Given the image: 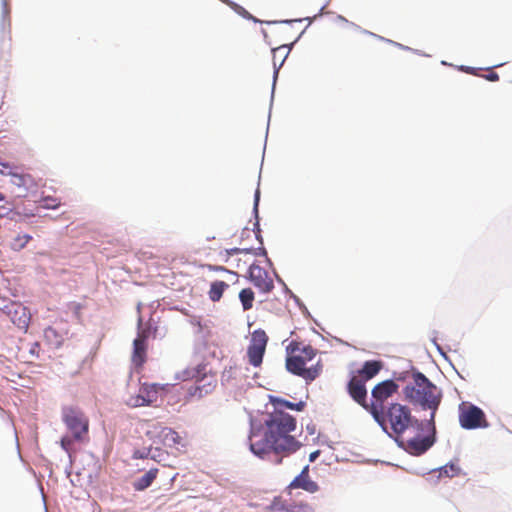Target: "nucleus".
Segmentation results:
<instances>
[{
	"label": "nucleus",
	"mask_w": 512,
	"mask_h": 512,
	"mask_svg": "<svg viewBox=\"0 0 512 512\" xmlns=\"http://www.w3.org/2000/svg\"><path fill=\"white\" fill-rule=\"evenodd\" d=\"M266 425L267 431H254L250 435V449L255 455L264 457L270 453L290 454L299 448L300 443L290 435L296 428L293 416L277 410L270 413Z\"/></svg>",
	"instance_id": "f257e3e1"
},
{
	"label": "nucleus",
	"mask_w": 512,
	"mask_h": 512,
	"mask_svg": "<svg viewBox=\"0 0 512 512\" xmlns=\"http://www.w3.org/2000/svg\"><path fill=\"white\" fill-rule=\"evenodd\" d=\"M405 399L423 410H430L429 426L435 432V414L442 400V393L423 373L414 372L412 381L403 388Z\"/></svg>",
	"instance_id": "f03ea898"
},
{
	"label": "nucleus",
	"mask_w": 512,
	"mask_h": 512,
	"mask_svg": "<svg viewBox=\"0 0 512 512\" xmlns=\"http://www.w3.org/2000/svg\"><path fill=\"white\" fill-rule=\"evenodd\" d=\"M373 418L384 431L388 432L390 429L397 438L409 429L420 430L422 426V423L412 415L411 409L400 403H391L379 412L374 408Z\"/></svg>",
	"instance_id": "7ed1b4c3"
},
{
	"label": "nucleus",
	"mask_w": 512,
	"mask_h": 512,
	"mask_svg": "<svg viewBox=\"0 0 512 512\" xmlns=\"http://www.w3.org/2000/svg\"><path fill=\"white\" fill-rule=\"evenodd\" d=\"M286 350L288 353L286 368L290 373L302 377L307 382L315 380L320 375L322 365L319 362L309 368L306 367L307 362L317 354V350L311 345L291 341Z\"/></svg>",
	"instance_id": "20e7f679"
},
{
	"label": "nucleus",
	"mask_w": 512,
	"mask_h": 512,
	"mask_svg": "<svg viewBox=\"0 0 512 512\" xmlns=\"http://www.w3.org/2000/svg\"><path fill=\"white\" fill-rule=\"evenodd\" d=\"M384 367L380 360H369L363 366L353 371L347 383L349 396L366 411L368 408L366 382L373 379Z\"/></svg>",
	"instance_id": "39448f33"
},
{
	"label": "nucleus",
	"mask_w": 512,
	"mask_h": 512,
	"mask_svg": "<svg viewBox=\"0 0 512 512\" xmlns=\"http://www.w3.org/2000/svg\"><path fill=\"white\" fill-rule=\"evenodd\" d=\"M62 419L75 441L84 442L88 439L89 419L82 411L72 407L65 408Z\"/></svg>",
	"instance_id": "423d86ee"
},
{
	"label": "nucleus",
	"mask_w": 512,
	"mask_h": 512,
	"mask_svg": "<svg viewBox=\"0 0 512 512\" xmlns=\"http://www.w3.org/2000/svg\"><path fill=\"white\" fill-rule=\"evenodd\" d=\"M204 369H205V366L198 365L197 367H194V368H187V369L179 372L177 375V378L182 381H187V380H192V379L196 380L195 385L192 386L189 390L190 395H192V396L197 395L198 397H202L203 395L211 392L213 390V388L215 387V384L211 381L201 384L207 378L205 373H203Z\"/></svg>",
	"instance_id": "0eeeda50"
},
{
	"label": "nucleus",
	"mask_w": 512,
	"mask_h": 512,
	"mask_svg": "<svg viewBox=\"0 0 512 512\" xmlns=\"http://www.w3.org/2000/svg\"><path fill=\"white\" fill-rule=\"evenodd\" d=\"M398 389L399 385L390 379L376 384L371 391L372 401L368 402L367 411L373 416L374 408L378 411L386 409L384 403L397 393Z\"/></svg>",
	"instance_id": "6e6552de"
},
{
	"label": "nucleus",
	"mask_w": 512,
	"mask_h": 512,
	"mask_svg": "<svg viewBox=\"0 0 512 512\" xmlns=\"http://www.w3.org/2000/svg\"><path fill=\"white\" fill-rule=\"evenodd\" d=\"M459 422L464 429L487 428L489 426L484 412L473 404H461Z\"/></svg>",
	"instance_id": "1a4fd4ad"
},
{
	"label": "nucleus",
	"mask_w": 512,
	"mask_h": 512,
	"mask_svg": "<svg viewBox=\"0 0 512 512\" xmlns=\"http://www.w3.org/2000/svg\"><path fill=\"white\" fill-rule=\"evenodd\" d=\"M268 336L263 330H255L252 333L251 342L247 349L249 363L254 367H259L262 363L266 350Z\"/></svg>",
	"instance_id": "9d476101"
},
{
	"label": "nucleus",
	"mask_w": 512,
	"mask_h": 512,
	"mask_svg": "<svg viewBox=\"0 0 512 512\" xmlns=\"http://www.w3.org/2000/svg\"><path fill=\"white\" fill-rule=\"evenodd\" d=\"M149 330L143 329L138 332L137 337L133 341V352L131 356L132 363L136 367H142L147 358V339Z\"/></svg>",
	"instance_id": "9b49d317"
},
{
	"label": "nucleus",
	"mask_w": 512,
	"mask_h": 512,
	"mask_svg": "<svg viewBox=\"0 0 512 512\" xmlns=\"http://www.w3.org/2000/svg\"><path fill=\"white\" fill-rule=\"evenodd\" d=\"M249 278L260 291L269 293L274 288L272 278L268 272L259 265L252 264L249 268Z\"/></svg>",
	"instance_id": "f8f14e48"
},
{
	"label": "nucleus",
	"mask_w": 512,
	"mask_h": 512,
	"mask_svg": "<svg viewBox=\"0 0 512 512\" xmlns=\"http://www.w3.org/2000/svg\"><path fill=\"white\" fill-rule=\"evenodd\" d=\"M287 489H302L308 493H316L319 491V485L313 481L309 475V465H306L299 475H297L287 486Z\"/></svg>",
	"instance_id": "ddd939ff"
},
{
	"label": "nucleus",
	"mask_w": 512,
	"mask_h": 512,
	"mask_svg": "<svg viewBox=\"0 0 512 512\" xmlns=\"http://www.w3.org/2000/svg\"><path fill=\"white\" fill-rule=\"evenodd\" d=\"M12 322L20 329H27L30 322V313L23 305H14L9 311Z\"/></svg>",
	"instance_id": "4468645a"
},
{
	"label": "nucleus",
	"mask_w": 512,
	"mask_h": 512,
	"mask_svg": "<svg viewBox=\"0 0 512 512\" xmlns=\"http://www.w3.org/2000/svg\"><path fill=\"white\" fill-rule=\"evenodd\" d=\"M269 402L274 406L273 412H276L277 410H281L282 412H284L282 408L303 411L306 406V403L304 401L293 403L277 396H269Z\"/></svg>",
	"instance_id": "2eb2a0df"
},
{
	"label": "nucleus",
	"mask_w": 512,
	"mask_h": 512,
	"mask_svg": "<svg viewBox=\"0 0 512 512\" xmlns=\"http://www.w3.org/2000/svg\"><path fill=\"white\" fill-rule=\"evenodd\" d=\"M67 333V331H58L55 327L49 326L44 330V338L49 345L59 348L62 346Z\"/></svg>",
	"instance_id": "dca6fc26"
},
{
	"label": "nucleus",
	"mask_w": 512,
	"mask_h": 512,
	"mask_svg": "<svg viewBox=\"0 0 512 512\" xmlns=\"http://www.w3.org/2000/svg\"><path fill=\"white\" fill-rule=\"evenodd\" d=\"M407 445L414 454H422L426 452L432 445L433 439L430 437H413L407 439Z\"/></svg>",
	"instance_id": "f3484780"
},
{
	"label": "nucleus",
	"mask_w": 512,
	"mask_h": 512,
	"mask_svg": "<svg viewBox=\"0 0 512 512\" xmlns=\"http://www.w3.org/2000/svg\"><path fill=\"white\" fill-rule=\"evenodd\" d=\"M8 176L11 177V183L17 187H27L33 183V177L30 174L19 172L18 168L13 172L8 171Z\"/></svg>",
	"instance_id": "a211bd4d"
},
{
	"label": "nucleus",
	"mask_w": 512,
	"mask_h": 512,
	"mask_svg": "<svg viewBox=\"0 0 512 512\" xmlns=\"http://www.w3.org/2000/svg\"><path fill=\"white\" fill-rule=\"evenodd\" d=\"M229 287V284L224 281H214L210 285V289L208 291V295L211 301L218 302L222 296L224 291Z\"/></svg>",
	"instance_id": "6ab92c4d"
},
{
	"label": "nucleus",
	"mask_w": 512,
	"mask_h": 512,
	"mask_svg": "<svg viewBox=\"0 0 512 512\" xmlns=\"http://www.w3.org/2000/svg\"><path fill=\"white\" fill-rule=\"evenodd\" d=\"M158 473V469H150L147 471L141 478H139L135 484L134 488L138 491H142L148 488L152 482L155 480Z\"/></svg>",
	"instance_id": "aec40b11"
},
{
	"label": "nucleus",
	"mask_w": 512,
	"mask_h": 512,
	"mask_svg": "<svg viewBox=\"0 0 512 512\" xmlns=\"http://www.w3.org/2000/svg\"><path fill=\"white\" fill-rule=\"evenodd\" d=\"M239 299L241 301L243 310H250L253 306L254 292L251 288L242 289L239 293Z\"/></svg>",
	"instance_id": "412c9836"
},
{
	"label": "nucleus",
	"mask_w": 512,
	"mask_h": 512,
	"mask_svg": "<svg viewBox=\"0 0 512 512\" xmlns=\"http://www.w3.org/2000/svg\"><path fill=\"white\" fill-rule=\"evenodd\" d=\"M31 239L32 237L29 234H19L13 238L10 243V247L14 251H20L28 244Z\"/></svg>",
	"instance_id": "4be33fe9"
},
{
	"label": "nucleus",
	"mask_w": 512,
	"mask_h": 512,
	"mask_svg": "<svg viewBox=\"0 0 512 512\" xmlns=\"http://www.w3.org/2000/svg\"><path fill=\"white\" fill-rule=\"evenodd\" d=\"M153 402V399H148L144 396L140 391L137 395L131 396L128 400V404L132 407H140L150 405Z\"/></svg>",
	"instance_id": "5701e85b"
},
{
	"label": "nucleus",
	"mask_w": 512,
	"mask_h": 512,
	"mask_svg": "<svg viewBox=\"0 0 512 512\" xmlns=\"http://www.w3.org/2000/svg\"><path fill=\"white\" fill-rule=\"evenodd\" d=\"M206 267L208 268V270L210 271H214V272H226L228 274H230L233 278H234V281L232 282L233 284L237 283L238 282V274L233 272V271H230L228 270L227 268H225L224 266H219V265H211V264H207Z\"/></svg>",
	"instance_id": "b1692460"
},
{
	"label": "nucleus",
	"mask_w": 512,
	"mask_h": 512,
	"mask_svg": "<svg viewBox=\"0 0 512 512\" xmlns=\"http://www.w3.org/2000/svg\"><path fill=\"white\" fill-rule=\"evenodd\" d=\"M139 390L144 396H146V398L153 399V402L155 401L156 390L154 389V386L144 384Z\"/></svg>",
	"instance_id": "393cba45"
},
{
	"label": "nucleus",
	"mask_w": 512,
	"mask_h": 512,
	"mask_svg": "<svg viewBox=\"0 0 512 512\" xmlns=\"http://www.w3.org/2000/svg\"><path fill=\"white\" fill-rule=\"evenodd\" d=\"M43 207L48 209H56L60 206V201L57 198L54 197H44L43 200Z\"/></svg>",
	"instance_id": "a878e982"
},
{
	"label": "nucleus",
	"mask_w": 512,
	"mask_h": 512,
	"mask_svg": "<svg viewBox=\"0 0 512 512\" xmlns=\"http://www.w3.org/2000/svg\"><path fill=\"white\" fill-rule=\"evenodd\" d=\"M165 440L167 442H172L173 444H180L181 437L176 431L168 429L167 432L165 433Z\"/></svg>",
	"instance_id": "bb28decb"
},
{
	"label": "nucleus",
	"mask_w": 512,
	"mask_h": 512,
	"mask_svg": "<svg viewBox=\"0 0 512 512\" xmlns=\"http://www.w3.org/2000/svg\"><path fill=\"white\" fill-rule=\"evenodd\" d=\"M68 309L78 318H81V311L83 309V306L81 303L78 302H70L68 305Z\"/></svg>",
	"instance_id": "cd10ccee"
},
{
	"label": "nucleus",
	"mask_w": 512,
	"mask_h": 512,
	"mask_svg": "<svg viewBox=\"0 0 512 512\" xmlns=\"http://www.w3.org/2000/svg\"><path fill=\"white\" fill-rule=\"evenodd\" d=\"M458 473V468H456L454 465H446L441 468L440 474L446 475L448 477H453Z\"/></svg>",
	"instance_id": "c85d7f7f"
},
{
	"label": "nucleus",
	"mask_w": 512,
	"mask_h": 512,
	"mask_svg": "<svg viewBox=\"0 0 512 512\" xmlns=\"http://www.w3.org/2000/svg\"><path fill=\"white\" fill-rule=\"evenodd\" d=\"M16 168L15 165H12L8 162L0 161V174L8 176V171L13 172Z\"/></svg>",
	"instance_id": "c756f323"
},
{
	"label": "nucleus",
	"mask_w": 512,
	"mask_h": 512,
	"mask_svg": "<svg viewBox=\"0 0 512 512\" xmlns=\"http://www.w3.org/2000/svg\"><path fill=\"white\" fill-rule=\"evenodd\" d=\"M73 441H75V439L73 438V436H64L62 437L61 439V447L66 451V452H69L70 449H71V446L73 444Z\"/></svg>",
	"instance_id": "7c9ffc66"
},
{
	"label": "nucleus",
	"mask_w": 512,
	"mask_h": 512,
	"mask_svg": "<svg viewBox=\"0 0 512 512\" xmlns=\"http://www.w3.org/2000/svg\"><path fill=\"white\" fill-rule=\"evenodd\" d=\"M238 9H236L239 13H241L244 17L248 18V19H252L254 20L255 22H257V20L252 16L250 15L244 8L242 7H238Z\"/></svg>",
	"instance_id": "2f4dec72"
},
{
	"label": "nucleus",
	"mask_w": 512,
	"mask_h": 512,
	"mask_svg": "<svg viewBox=\"0 0 512 512\" xmlns=\"http://www.w3.org/2000/svg\"><path fill=\"white\" fill-rule=\"evenodd\" d=\"M486 78L489 80V81H497L499 79V76L497 73L495 72H492L490 73L489 75L486 76Z\"/></svg>",
	"instance_id": "473e14b6"
},
{
	"label": "nucleus",
	"mask_w": 512,
	"mask_h": 512,
	"mask_svg": "<svg viewBox=\"0 0 512 512\" xmlns=\"http://www.w3.org/2000/svg\"><path fill=\"white\" fill-rule=\"evenodd\" d=\"M320 452L319 451H314L310 454L309 456V460L311 462L315 461V459L319 456Z\"/></svg>",
	"instance_id": "72a5a7b5"
},
{
	"label": "nucleus",
	"mask_w": 512,
	"mask_h": 512,
	"mask_svg": "<svg viewBox=\"0 0 512 512\" xmlns=\"http://www.w3.org/2000/svg\"><path fill=\"white\" fill-rule=\"evenodd\" d=\"M258 202H259V191L257 190L255 193V210H257Z\"/></svg>",
	"instance_id": "f704fd0d"
},
{
	"label": "nucleus",
	"mask_w": 512,
	"mask_h": 512,
	"mask_svg": "<svg viewBox=\"0 0 512 512\" xmlns=\"http://www.w3.org/2000/svg\"><path fill=\"white\" fill-rule=\"evenodd\" d=\"M241 251H242V250H241V249H239V248H234V249H231V250L229 251V254H236V253H239V252H241Z\"/></svg>",
	"instance_id": "c9c22d12"
},
{
	"label": "nucleus",
	"mask_w": 512,
	"mask_h": 512,
	"mask_svg": "<svg viewBox=\"0 0 512 512\" xmlns=\"http://www.w3.org/2000/svg\"><path fill=\"white\" fill-rule=\"evenodd\" d=\"M5 199L4 195L0 192V201H3Z\"/></svg>",
	"instance_id": "e433bc0d"
},
{
	"label": "nucleus",
	"mask_w": 512,
	"mask_h": 512,
	"mask_svg": "<svg viewBox=\"0 0 512 512\" xmlns=\"http://www.w3.org/2000/svg\"><path fill=\"white\" fill-rule=\"evenodd\" d=\"M286 511L287 512H293L294 510L293 509H287Z\"/></svg>",
	"instance_id": "4c0bfd02"
},
{
	"label": "nucleus",
	"mask_w": 512,
	"mask_h": 512,
	"mask_svg": "<svg viewBox=\"0 0 512 512\" xmlns=\"http://www.w3.org/2000/svg\"><path fill=\"white\" fill-rule=\"evenodd\" d=\"M221 1H222V2H224V3H228V1H227V0H221Z\"/></svg>",
	"instance_id": "58836bf2"
}]
</instances>
